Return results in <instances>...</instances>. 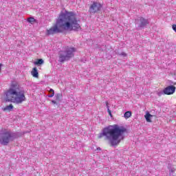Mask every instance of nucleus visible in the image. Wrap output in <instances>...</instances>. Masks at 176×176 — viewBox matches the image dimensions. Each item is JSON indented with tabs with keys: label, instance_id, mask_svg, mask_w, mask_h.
I'll use <instances>...</instances> for the list:
<instances>
[{
	"label": "nucleus",
	"instance_id": "nucleus-1",
	"mask_svg": "<svg viewBox=\"0 0 176 176\" xmlns=\"http://www.w3.org/2000/svg\"><path fill=\"white\" fill-rule=\"evenodd\" d=\"M80 29L79 20L76 14L67 10L60 12L56 23L50 29L47 30V35L58 34L62 31H78Z\"/></svg>",
	"mask_w": 176,
	"mask_h": 176
},
{
	"label": "nucleus",
	"instance_id": "nucleus-2",
	"mask_svg": "<svg viewBox=\"0 0 176 176\" xmlns=\"http://www.w3.org/2000/svg\"><path fill=\"white\" fill-rule=\"evenodd\" d=\"M126 131V129L124 126H120L118 124L109 125L102 129V133L98 135V138H102V137H104V140L109 141L111 145L115 146L123 140V134Z\"/></svg>",
	"mask_w": 176,
	"mask_h": 176
},
{
	"label": "nucleus",
	"instance_id": "nucleus-3",
	"mask_svg": "<svg viewBox=\"0 0 176 176\" xmlns=\"http://www.w3.org/2000/svg\"><path fill=\"white\" fill-rule=\"evenodd\" d=\"M6 98L8 102L23 104L25 101V94L21 87L16 82H12L6 92Z\"/></svg>",
	"mask_w": 176,
	"mask_h": 176
},
{
	"label": "nucleus",
	"instance_id": "nucleus-4",
	"mask_svg": "<svg viewBox=\"0 0 176 176\" xmlns=\"http://www.w3.org/2000/svg\"><path fill=\"white\" fill-rule=\"evenodd\" d=\"M76 48L73 47H65L58 53V62L64 63L68 61L75 56Z\"/></svg>",
	"mask_w": 176,
	"mask_h": 176
},
{
	"label": "nucleus",
	"instance_id": "nucleus-5",
	"mask_svg": "<svg viewBox=\"0 0 176 176\" xmlns=\"http://www.w3.org/2000/svg\"><path fill=\"white\" fill-rule=\"evenodd\" d=\"M17 135L9 129H1L0 130V144L6 146L10 141H13Z\"/></svg>",
	"mask_w": 176,
	"mask_h": 176
},
{
	"label": "nucleus",
	"instance_id": "nucleus-6",
	"mask_svg": "<svg viewBox=\"0 0 176 176\" xmlns=\"http://www.w3.org/2000/svg\"><path fill=\"white\" fill-rule=\"evenodd\" d=\"M101 8H102V6L100 3L94 1L89 8V12L93 14L97 13V12L101 10Z\"/></svg>",
	"mask_w": 176,
	"mask_h": 176
},
{
	"label": "nucleus",
	"instance_id": "nucleus-7",
	"mask_svg": "<svg viewBox=\"0 0 176 176\" xmlns=\"http://www.w3.org/2000/svg\"><path fill=\"white\" fill-rule=\"evenodd\" d=\"M175 93V87L173 85H169L164 89V94L166 96H171Z\"/></svg>",
	"mask_w": 176,
	"mask_h": 176
},
{
	"label": "nucleus",
	"instance_id": "nucleus-8",
	"mask_svg": "<svg viewBox=\"0 0 176 176\" xmlns=\"http://www.w3.org/2000/svg\"><path fill=\"white\" fill-rule=\"evenodd\" d=\"M138 24L140 28H142L145 27V25H148V24H149V21L148 19H145L144 18L141 17L138 20Z\"/></svg>",
	"mask_w": 176,
	"mask_h": 176
},
{
	"label": "nucleus",
	"instance_id": "nucleus-9",
	"mask_svg": "<svg viewBox=\"0 0 176 176\" xmlns=\"http://www.w3.org/2000/svg\"><path fill=\"white\" fill-rule=\"evenodd\" d=\"M33 78H38L39 74L38 73V69L36 67H34L31 72Z\"/></svg>",
	"mask_w": 176,
	"mask_h": 176
},
{
	"label": "nucleus",
	"instance_id": "nucleus-10",
	"mask_svg": "<svg viewBox=\"0 0 176 176\" xmlns=\"http://www.w3.org/2000/svg\"><path fill=\"white\" fill-rule=\"evenodd\" d=\"M153 116L151 115L149 113H146V115L144 116V118L146 120V122H151L152 120H151V118H153Z\"/></svg>",
	"mask_w": 176,
	"mask_h": 176
},
{
	"label": "nucleus",
	"instance_id": "nucleus-11",
	"mask_svg": "<svg viewBox=\"0 0 176 176\" xmlns=\"http://www.w3.org/2000/svg\"><path fill=\"white\" fill-rule=\"evenodd\" d=\"M13 109V104H10L8 106H6L3 109V111H11Z\"/></svg>",
	"mask_w": 176,
	"mask_h": 176
},
{
	"label": "nucleus",
	"instance_id": "nucleus-12",
	"mask_svg": "<svg viewBox=\"0 0 176 176\" xmlns=\"http://www.w3.org/2000/svg\"><path fill=\"white\" fill-rule=\"evenodd\" d=\"M124 118H125V119H129V118H131V111L125 112V113L124 114Z\"/></svg>",
	"mask_w": 176,
	"mask_h": 176
},
{
	"label": "nucleus",
	"instance_id": "nucleus-13",
	"mask_svg": "<svg viewBox=\"0 0 176 176\" xmlns=\"http://www.w3.org/2000/svg\"><path fill=\"white\" fill-rule=\"evenodd\" d=\"M41 64H43V59H38L34 62L35 65H41Z\"/></svg>",
	"mask_w": 176,
	"mask_h": 176
},
{
	"label": "nucleus",
	"instance_id": "nucleus-14",
	"mask_svg": "<svg viewBox=\"0 0 176 176\" xmlns=\"http://www.w3.org/2000/svg\"><path fill=\"white\" fill-rule=\"evenodd\" d=\"M49 91L51 93V94H50L48 97H50V98L54 97V90H53V89H50Z\"/></svg>",
	"mask_w": 176,
	"mask_h": 176
},
{
	"label": "nucleus",
	"instance_id": "nucleus-15",
	"mask_svg": "<svg viewBox=\"0 0 176 176\" xmlns=\"http://www.w3.org/2000/svg\"><path fill=\"white\" fill-rule=\"evenodd\" d=\"M107 108V111L109 115V116H112V112L109 109V106H108V102H106Z\"/></svg>",
	"mask_w": 176,
	"mask_h": 176
},
{
	"label": "nucleus",
	"instance_id": "nucleus-16",
	"mask_svg": "<svg viewBox=\"0 0 176 176\" xmlns=\"http://www.w3.org/2000/svg\"><path fill=\"white\" fill-rule=\"evenodd\" d=\"M28 23H34L35 19H34L33 17L28 18Z\"/></svg>",
	"mask_w": 176,
	"mask_h": 176
},
{
	"label": "nucleus",
	"instance_id": "nucleus-17",
	"mask_svg": "<svg viewBox=\"0 0 176 176\" xmlns=\"http://www.w3.org/2000/svg\"><path fill=\"white\" fill-rule=\"evenodd\" d=\"M169 171H170V175H171V173L175 172V168H170L169 169Z\"/></svg>",
	"mask_w": 176,
	"mask_h": 176
},
{
	"label": "nucleus",
	"instance_id": "nucleus-18",
	"mask_svg": "<svg viewBox=\"0 0 176 176\" xmlns=\"http://www.w3.org/2000/svg\"><path fill=\"white\" fill-rule=\"evenodd\" d=\"M172 28L175 32H176V25H173Z\"/></svg>",
	"mask_w": 176,
	"mask_h": 176
},
{
	"label": "nucleus",
	"instance_id": "nucleus-19",
	"mask_svg": "<svg viewBox=\"0 0 176 176\" xmlns=\"http://www.w3.org/2000/svg\"><path fill=\"white\" fill-rule=\"evenodd\" d=\"M162 94H164V91L158 93V96H162Z\"/></svg>",
	"mask_w": 176,
	"mask_h": 176
},
{
	"label": "nucleus",
	"instance_id": "nucleus-20",
	"mask_svg": "<svg viewBox=\"0 0 176 176\" xmlns=\"http://www.w3.org/2000/svg\"><path fill=\"white\" fill-rule=\"evenodd\" d=\"M60 96H61V94H58L56 95V98H58L60 97Z\"/></svg>",
	"mask_w": 176,
	"mask_h": 176
},
{
	"label": "nucleus",
	"instance_id": "nucleus-21",
	"mask_svg": "<svg viewBox=\"0 0 176 176\" xmlns=\"http://www.w3.org/2000/svg\"><path fill=\"white\" fill-rule=\"evenodd\" d=\"M121 54L122 56H124V57H126V54L124 52H122Z\"/></svg>",
	"mask_w": 176,
	"mask_h": 176
},
{
	"label": "nucleus",
	"instance_id": "nucleus-22",
	"mask_svg": "<svg viewBox=\"0 0 176 176\" xmlns=\"http://www.w3.org/2000/svg\"><path fill=\"white\" fill-rule=\"evenodd\" d=\"M52 104H56V100H52Z\"/></svg>",
	"mask_w": 176,
	"mask_h": 176
},
{
	"label": "nucleus",
	"instance_id": "nucleus-23",
	"mask_svg": "<svg viewBox=\"0 0 176 176\" xmlns=\"http://www.w3.org/2000/svg\"><path fill=\"white\" fill-rule=\"evenodd\" d=\"M100 148H98V151H100Z\"/></svg>",
	"mask_w": 176,
	"mask_h": 176
},
{
	"label": "nucleus",
	"instance_id": "nucleus-24",
	"mask_svg": "<svg viewBox=\"0 0 176 176\" xmlns=\"http://www.w3.org/2000/svg\"><path fill=\"white\" fill-rule=\"evenodd\" d=\"M0 71H1V65H0Z\"/></svg>",
	"mask_w": 176,
	"mask_h": 176
}]
</instances>
